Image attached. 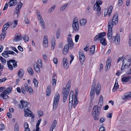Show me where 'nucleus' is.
<instances>
[{
  "instance_id": "1",
  "label": "nucleus",
  "mask_w": 131,
  "mask_h": 131,
  "mask_svg": "<svg viewBox=\"0 0 131 131\" xmlns=\"http://www.w3.org/2000/svg\"><path fill=\"white\" fill-rule=\"evenodd\" d=\"M101 112L100 107H98L97 105H94L93 106L92 112V115L95 120H97L99 119Z\"/></svg>"
},
{
  "instance_id": "2",
  "label": "nucleus",
  "mask_w": 131,
  "mask_h": 131,
  "mask_svg": "<svg viewBox=\"0 0 131 131\" xmlns=\"http://www.w3.org/2000/svg\"><path fill=\"white\" fill-rule=\"evenodd\" d=\"M118 15L117 13H115L112 20L109 21L108 23V26L113 27L114 25H116L118 22Z\"/></svg>"
},
{
  "instance_id": "3",
  "label": "nucleus",
  "mask_w": 131,
  "mask_h": 131,
  "mask_svg": "<svg viewBox=\"0 0 131 131\" xmlns=\"http://www.w3.org/2000/svg\"><path fill=\"white\" fill-rule=\"evenodd\" d=\"M12 87H10L7 88L5 91L2 92L0 94V97L3 99H6L9 97L7 95L10 94L12 92Z\"/></svg>"
},
{
  "instance_id": "4",
  "label": "nucleus",
  "mask_w": 131,
  "mask_h": 131,
  "mask_svg": "<svg viewBox=\"0 0 131 131\" xmlns=\"http://www.w3.org/2000/svg\"><path fill=\"white\" fill-rule=\"evenodd\" d=\"M60 98V95L58 93H57L55 94L53 100V109H56V108L58 106V102Z\"/></svg>"
},
{
  "instance_id": "5",
  "label": "nucleus",
  "mask_w": 131,
  "mask_h": 131,
  "mask_svg": "<svg viewBox=\"0 0 131 131\" xmlns=\"http://www.w3.org/2000/svg\"><path fill=\"white\" fill-rule=\"evenodd\" d=\"M131 61V59L130 58V56H125V58L124 59L123 62V64L122 66V67L121 68V70L122 72V70H123L124 69V68H123V65L125 63H127V62H128V63H130V61Z\"/></svg>"
},
{
  "instance_id": "6",
  "label": "nucleus",
  "mask_w": 131,
  "mask_h": 131,
  "mask_svg": "<svg viewBox=\"0 0 131 131\" xmlns=\"http://www.w3.org/2000/svg\"><path fill=\"white\" fill-rule=\"evenodd\" d=\"M69 92V90H66V89H63L62 93V95H63V101L64 103L66 102L68 95Z\"/></svg>"
},
{
  "instance_id": "7",
  "label": "nucleus",
  "mask_w": 131,
  "mask_h": 131,
  "mask_svg": "<svg viewBox=\"0 0 131 131\" xmlns=\"http://www.w3.org/2000/svg\"><path fill=\"white\" fill-rule=\"evenodd\" d=\"M106 33L105 32H101L100 34H99L94 38V40L96 41L100 39L101 38L104 37L106 35Z\"/></svg>"
},
{
  "instance_id": "8",
  "label": "nucleus",
  "mask_w": 131,
  "mask_h": 131,
  "mask_svg": "<svg viewBox=\"0 0 131 131\" xmlns=\"http://www.w3.org/2000/svg\"><path fill=\"white\" fill-rule=\"evenodd\" d=\"M113 27L108 26L107 38L109 40L112 38V29Z\"/></svg>"
},
{
  "instance_id": "9",
  "label": "nucleus",
  "mask_w": 131,
  "mask_h": 131,
  "mask_svg": "<svg viewBox=\"0 0 131 131\" xmlns=\"http://www.w3.org/2000/svg\"><path fill=\"white\" fill-rule=\"evenodd\" d=\"M96 82L93 81L92 85L91 91L90 92V95L91 96H94L95 94V88Z\"/></svg>"
},
{
  "instance_id": "10",
  "label": "nucleus",
  "mask_w": 131,
  "mask_h": 131,
  "mask_svg": "<svg viewBox=\"0 0 131 131\" xmlns=\"http://www.w3.org/2000/svg\"><path fill=\"white\" fill-rule=\"evenodd\" d=\"M23 4L20 2L18 3V5L16 6V8L15 9V13L17 14V16H18V14L19 12V10L21 8L22 5Z\"/></svg>"
},
{
  "instance_id": "11",
  "label": "nucleus",
  "mask_w": 131,
  "mask_h": 131,
  "mask_svg": "<svg viewBox=\"0 0 131 131\" xmlns=\"http://www.w3.org/2000/svg\"><path fill=\"white\" fill-rule=\"evenodd\" d=\"M112 40L114 41H115V43L116 45H118L120 43V38L119 36L117 34L115 36H113L112 37Z\"/></svg>"
},
{
  "instance_id": "12",
  "label": "nucleus",
  "mask_w": 131,
  "mask_h": 131,
  "mask_svg": "<svg viewBox=\"0 0 131 131\" xmlns=\"http://www.w3.org/2000/svg\"><path fill=\"white\" fill-rule=\"evenodd\" d=\"M37 16L38 19L40 21V24L42 25L43 28L45 29V22L43 19L42 18V17L40 14H38Z\"/></svg>"
},
{
  "instance_id": "13",
  "label": "nucleus",
  "mask_w": 131,
  "mask_h": 131,
  "mask_svg": "<svg viewBox=\"0 0 131 131\" xmlns=\"http://www.w3.org/2000/svg\"><path fill=\"white\" fill-rule=\"evenodd\" d=\"M79 60L81 63L82 64L85 60V56L83 52H80L79 53Z\"/></svg>"
},
{
  "instance_id": "14",
  "label": "nucleus",
  "mask_w": 131,
  "mask_h": 131,
  "mask_svg": "<svg viewBox=\"0 0 131 131\" xmlns=\"http://www.w3.org/2000/svg\"><path fill=\"white\" fill-rule=\"evenodd\" d=\"M63 63L64 68L65 69H68L69 67V64L67 58H64L63 59Z\"/></svg>"
},
{
  "instance_id": "15",
  "label": "nucleus",
  "mask_w": 131,
  "mask_h": 131,
  "mask_svg": "<svg viewBox=\"0 0 131 131\" xmlns=\"http://www.w3.org/2000/svg\"><path fill=\"white\" fill-rule=\"evenodd\" d=\"M67 40L68 44V45L70 47V49H71L73 46V43L72 39V38L68 37Z\"/></svg>"
},
{
  "instance_id": "16",
  "label": "nucleus",
  "mask_w": 131,
  "mask_h": 131,
  "mask_svg": "<svg viewBox=\"0 0 131 131\" xmlns=\"http://www.w3.org/2000/svg\"><path fill=\"white\" fill-rule=\"evenodd\" d=\"M24 111L25 113L24 114V116H30V114L32 113L31 111L28 108H25L24 109Z\"/></svg>"
},
{
  "instance_id": "17",
  "label": "nucleus",
  "mask_w": 131,
  "mask_h": 131,
  "mask_svg": "<svg viewBox=\"0 0 131 131\" xmlns=\"http://www.w3.org/2000/svg\"><path fill=\"white\" fill-rule=\"evenodd\" d=\"M48 42L47 36H45L44 37L43 43V45L45 47L47 48L48 47Z\"/></svg>"
},
{
  "instance_id": "18",
  "label": "nucleus",
  "mask_w": 131,
  "mask_h": 131,
  "mask_svg": "<svg viewBox=\"0 0 131 131\" xmlns=\"http://www.w3.org/2000/svg\"><path fill=\"white\" fill-rule=\"evenodd\" d=\"M34 67L35 71L38 73L40 72V70L37 63L34 64Z\"/></svg>"
},
{
  "instance_id": "19",
  "label": "nucleus",
  "mask_w": 131,
  "mask_h": 131,
  "mask_svg": "<svg viewBox=\"0 0 131 131\" xmlns=\"http://www.w3.org/2000/svg\"><path fill=\"white\" fill-rule=\"evenodd\" d=\"M72 27L73 31H78L79 30V24H75L72 25Z\"/></svg>"
},
{
  "instance_id": "20",
  "label": "nucleus",
  "mask_w": 131,
  "mask_h": 131,
  "mask_svg": "<svg viewBox=\"0 0 131 131\" xmlns=\"http://www.w3.org/2000/svg\"><path fill=\"white\" fill-rule=\"evenodd\" d=\"M10 22L6 23L3 26L2 28L3 31L6 30L10 26Z\"/></svg>"
},
{
  "instance_id": "21",
  "label": "nucleus",
  "mask_w": 131,
  "mask_h": 131,
  "mask_svg": "<svg viewBox=\"0 0 131 131\" xmlns=\"http://www.w3.org/2000/svg\"><path fill=\"white\" fill-rule=\"evenodd\" d=\"M101 90V85L99 83H98L96 86V94L99 95L100 93Z\"/></svg>"
},
{
  "instance_id": "22",
  "label": "nucleus",
  "mask_w": 131,
  "mask_h": 131,
  "mask_svg": "<svg viewBox=\"0 0 131 131\" xmlns=\"http://www.w3.org/2000/svg\"><path fill=\"white\" fill-rule=\"evenodd\" d=\"M41 119H39L38 120L36 124V129H34L33 130V131H39L40 128L39 127V126L41 123Z\"/></svg>"
},
{
  "instance_id": "23",
  "label": "nucleus",
  "mask_w": 131,
  "mask_h": 131,
  "mask_svg": "<svg viewBox=\"0 0 131 131\" xmlns=\"http://www.w3.org/2000/svg\"><path fill=\"white\" fill-rule=\"evenodd\" d=\"M111 64V61L109 59H108L107 60L105 67V69L108 70L110 68Z\"/></svg>"
},
{
  "instance_id": "24",
  "label": "nucleus",
  "mask_w": 131,
  "mask_h": 131,
  "mask_svg": "<svg viewBox=\"0 0 131 131\" xmlns=\"http://www.w3.org/2000/svg\"><path fill=\"white\" fill-rule=\"evenodd\" d=\"M24 74V71L22 69H20L18 72V75L21 78H22Z\"/></svg>"
},
{
  "instance_id": "25",
  "label": "nucleus",
  "mask_w": 131,
  "mask_h": 131,
  "mask_svg": "<svg viewBox=\"0 0 131 131\" xmlns=\"http://www.w3.org/2000/svg\"><path fill=\"white\" fill-rule=\"evenodd\" d=\"M20 103L22 105L25 107H27L29 104V103H28L27 101H24L23 100L20 101Z\"/></svg>"
},
{
  "instance_id": "26",
  "label": "nucleus",
  "mask_w": 131,
  "mask_h": 131,
  "mask_svg": "<svg viewBox=\"0 0 131 131\" xmlns=\"http://www.w3.org/2000/svg\"><path fill=\"white\" fill-rule=\"evenodd\" d=\"M16 4L17 1L16 0H10L8 3L9 6L15 5Z\"/></svg>"
},
{
  "instance_id": "27",
  "label": "nucleus",
  "mask_w": 131,
  "mask_h": 131,
  "mask_svg": "<svg viewBox=\"0 0 131 131\" xmlns=\"http://www.w3.org/2000/svg\"><path fill=\"white\" fill-rule=\"evenodd\" d=\"M119 85L118 84V82L117 80H116L115 83L114 84L113 88V91L115 92L117 89L119 88Z\"/></svg>"
},
{
  "instance_id": "28",
  "label": "nucleus",
  "mask_w": 131,
  "mask_h": 131,
  "mask_svg": "<svg viewBox=\"0 0 131 131\" xmlns=\"http://www.w3.org/2000/svg\"><path fill=\"white\" fill-rule=\"evenodd\" d=\"M69 48H70V47L68 45H65L63 51V53L64 54H66Z\"/></svg>"
},
{
  "instance_id": "29",
  "label": "nucleus",
  "mask_w": 131,
  "mask_h": 131,
  "mask_svg": "<svg viewBox=\"0 0 131 131\" xmlns=\"http://www.w3.org/2000/svg\"><path fill=\"white\" fill-rule=\"evenodd\" d=\"M86 19L84 18L81 19L80 20V25L81 26H84L86 24Z\"/></svg>"
},
{
  "instance_id": "30",
  "label": "nucleus",
  "mask_w": 131,
  "mask_h": 131,
  "mask_svg": "<svg viewBox=\"0 0 131 131\" xmlns=\"http://www.w3.org/2000/svg\"><path fill=\"white\" fill-rule=\"evenodd\" d=\"M131 79L130 76H128L123 78L122 79V81L123 82H127L129 81Z\"/></svg>"
},
{
  "instance_id": "31",
  "label": "nucleus",
  "mask_w": 131,
  "mask_h": 131,
  "mask_svg": "<svg viewBox=\"0 0 131 131\" xmlns=\"http://www.w3.org/2000/svg\"><path fill=\"white\" fill-rule=\"evenodd\" d=\"M22 39V36L20 35H18L17 36H15L14 39V41H17L21 40Z\"/></svg>"
},
{
  "instance_id": "32",
  "label": "nucleus",
  "mask_w": 131,
  "mask_h": 131,
  "mask_svg": "<svg viewBox=\"0 0 131 131\" xmlns=\"http://www.w3.org/2000/svg\"><path fill=\"white\" fill-rule=\"evenodd\" d=\"M93 8L94 9L95 11L101 10V8L99 5L96 3L94 4Z\"/></svg>"
},
{
  "instance_id": "33",
  "label": "nucleus",
  "mask_w": 131,
  "mask_h": 131,
  "mask_svg": "<svg viewBox=\"0 0 131 131\" xmlns=\"http://www.w3.org/2000/svg\"><path fill=\"white\" fill-rule=\"evenodd\" d=\"M101 43L104 46H106L107 45V42L105 38H103L100 40Z\"/></svg>"
},
{
  "instance_id": "34",
  "label": "nucleus",
  "mask_w": 131,
  "mask_h": 131,
  "mask_svg": "<svg viewBox=\"0 0 131 131\" xmlns=\"http://www.w3.org/2000/svg\"><path fill=\"white\" fill-rule=\"evenodd\" d=\"M57 124V122L56 120H54L52 125V126L51 127L50 130H51V131H53V129L55 127H56Z\"/></svg>"
},
{
  "instance_id": "35",
  "label": "nucleus",
  "mask_w": 131,
  "mask_h": 131,
  "mask_svg": "<svg viewBox=\"0 0 131 131\" xmlns=\"http://www.w3.org/2000/svg\"><path fill=\"white\" fill-rule=\"evenodd\" d=\"M95 48V46L93 45L90 48V51L91 52L90 53L93 54L94 52Z\"/></svg>"
},
{
  "instance_id": "36",
  "label": "nucleus",
  "mask_w": 131,
  "mask_h": 131,
  "mask_svg": "<svg viewBox=\"0 0 131 131\" xmlns=\"http://www.w3.org/2000/svg\"><path fill=\"white\" fill-rule=\"evenodd\" d=\"M27 70L29 73V74L31 75H32L34 74L32 68L30 67H29L27 68Z\"/></svg>"
},
{
  "instance_id": "37",
  "label": "nucleus",
  "mask_w": 131,
  "mask_h": 131,
  "mask_svg": "<svg viewBox=\"0 0 131 131\" xmlns=\"http://www.w3.org/2000/svg\"><path fill=\"white\" fill-rule=\"evenodd\" d=\"M7 64L8 65V66L9 70H12L13 69V66L10 63V61H7Z\"/></svg>"
},
{
  "instance_id": "38",
  "label": "nucleus",
  "mask_w": 131,
  "mask_h": 131,
  "mask_svg": "<svg viewBox=\"0 0 131 131\" xmlns=\"http://www.w3.org/2000/svg\"><path fill=\"white\" fill-rule=\"evenodd\" d=\"M7 50L4 51L2 53V55L5 58H7L9 57L8 54Z\"/></svg>"
},
{
  "instance_id": "39",
  "label": "nucleus",
  "mask_w": 131,
  "mask_h": 131,
  "mask_svg": "<svg viewBox=\"0 0 131 131\" xmlns=\"http://www.w3.org/2000/svg\"><path fill=\"white\" fill-rule=\"evenodd\" d=\"M73 92L72 91H71L70 93L69 96V101H70L71 100V101H73Z\"/></svg>"
},
{
  "instance_id": "40",
  "label": "nucleus",
  "mask_w": 131,
  "mask_h": 131,
  "mask_svg": "<svg viewBox=\"0 0 131 131\" xmlns=\"http://www.w3.org/2000/svg\"><path fill=\"white\" fill-rule=\"evenodd\" d=\"M78 103V101L77 100V98H74V103H73V107L74 108H75L77 104Z\"/></svg>"
},
{
  "instance_id": "41",
  "label": "nucleus",
  "mask_w": 131,
  "mask_h": 131,
  "mask_svg": "<svg viewBox=\"0 0 131 131\" xmlns=\"http://www.w3.org/2000/svg\"><path fill=\"white\" fill-rule=\"evenodd\" d=\"M50 87V86H48L46 94L47 96H49L51 93Z\"/></svg>"
},
{
  "instance_id": "42",
  "label": "nucleus",
  "mask_w": 131,
  "mask_h": 131,
  "mask_svg": "<svg viewBox=\"0 0 131 131\" xmlns=\"http://www.w3.org/2000/svg\"><path fill=\"white\" fill-rule=\"evenodd\" d=\"M113 9V7L112 6H110L109 7L107 10H108V16H110L112 12Z\"/></svg>"
},
{
  "instance_id": "43",
  "label": "nucleus",
  "mask_w": 131,
  "mask_h": 131,
  "mask_svg": "<svg viewBox=\"0 0 131 131\" xmlns=\"http://www.w3.org/2000/svg\"><path fill=\"white\" fill-rule=\"evenodd\" d=\"M55 5H54L53 6L51 7L49 9V10L48 11V13H50L52 12L54 10L55 8Z\"/></svg>"
},
{
  "instance_id": "44",
  "label": "nucleus",
  "mask_w": 131,
  "mask_h": 131,
  "mask_svg": "<svg viewBox=\"0 0 131 131\" xmlns=\"http://www.w3.org/2000/svg\"><path fill=\"white\" fill-rule=\"evenodd\" d=\"M130 65L131 63L129 62V63H128V64H127V63H125L123 65V68H124V69L125 68H129L130 67Z\"/></svg>"
},
{
  "instance_id": "45",
  "label": "nucleus",
  "mask_w": 131,
  "mask_h": 131,
  "mask_svg": "<svg viewBox=\"0 0 131 131\" xmlns=\"http://www.w3.org/2000/svg\"><path fill=\"white\" fill-rule=\"evenodd\" d=\"M68 5L67 3L66 4L62 6L61 7L60 9V10L61 11H63L64 10L66 7H67Z\"/></svg>"
},
{
  "instance_id": "46",
  "label": "nucleus",
  "mask_w": 131,
  "mask_h": 131,
  "mask_svg": "<svg viewBox=\"0 0 131 131\" xmlns=\"http://www.w3.org/2000/svg\"><path fill=\"white\" fill-rule=\"evenodd\" d=\"M70 85V83L68 82L66 85V88L64 89H66V90H69V92L71 86Z\"/></svg>"
},
{
  "instance_id": "47",
  "label": "nucleus",
  "mask_w": 131,
  "mask_h": 131,
  "mask_svg": "<svg viewBox=\"0 0 131 131\" xmlns=\"http://www.w3.org/2000/svg\"><path fill=\"white\" fill-rule=\"evenodd\" d=\"M23 38L26 42H28L29 39L28 37L26 35L24 36L23 37Z\"/></svg>"
},
{
  "instance_id": "48",
  "label": "nucleus",
  "mask_w": 131,
  "mask_h": 131,
  "mask_svg": "<svg viewBox=\"0 0 131 131\" xmlns=\"http://www.w3.org/2000/svg\"><path fill=\"white\" fill-rule=\"evenodd\" d=\"M33 82L35 86L37 87L38 86V81L36 79L34 78L33 80Z\"/></svg>"
},
{
  "instance_id": "49",
  "label": "nucleus",
  "mask_w": 131,
  "mask_h": 131,
  "mask_svg": "<svg viewBox=\"0 0 131 131\" xmlns=\"http://www.w3.org/2000/svg\"><path fill=\"white\" fill-rule=\"evenodd\" d=\"M0 60L1 62L5 64L6 63V60L2 56L0 57Z\"/></svg>"
},
{
  "instance_id": "50",
  "label": "nucleus",
  "mask_w": 131,
  "mask_h": 131,
  "mask_svg": "<svg viewBox=\"0 0 131 131\" xmlns=\"http://www.w3.org/2000/svg\"><path fill=\"white\" fill-rule=\"evenodd\" d=\"M56 41L54 38H53L52 40V46L54 48L55 46Z\"/></svg>"
},
{
  "instance_id": "51",
  "label": "nucleus",
  "mask_w": 131,
  "mask_h": 131,
  "mask_svg": "<svg viewBox=\"0 0 131 131\" xmlns=\"http://www.w3.org/2000/svg\"><path fill=\"white\" fill-rule=\"evenodd\" d=\"M79 36L78 35H77L75 37V41L76 42H77L78 40Z\"/></svg>"
},
{
  "instance_id": "52",
  "label": "nucleus",
  "mask_w": 131,
  "mask_h": 131,
  "mask_svg": "<svg viewBox=\"0 0 131 131\" xmlns=\"http://www.w3.org/2000/svg\"><path fill=\"white\" fill-rule=\"evenodd\" d=\"M102 2L101 0H97L96 4L100 5L102 4Z\"/></svg>"
},
{
  "instance_id": "53",
  "label": "nucleus",
  "mask_w": 131,
  "mask_h": 131,
  "mask_svg": "<svg viewBox=\"0 0 131 131\" xmlns=\"http://www.w3.org/2000/svg\"><path fill=\"white\" fill-rule=\"evenodd\" d=\"M38 116L39 117H41L43 115V112L42 111H39L38 112Z\"/></svg>"
},
{
  "instance_id": "54",
  "label": "nucleus",
  "mask_w": 131,
  "mask_h": 131,
  "mask_svg": "<svg viewBox=\"0 0 131 131\" xmlns=\"http://www.w3.org/2000/svg\"><path fill=\"white\" fill-rule=\"evenodd\" d=\"M17 20H14L12 21V23H13H13L14 24V25L13 26V28H14L16 26L17 24Z\"/></svg>"
},
{
  "instance_id": "55",
  "label": "nucleus",
  "mask_w": 131,
  "mask_h": 131,
  "mask_svg": "<svg viewBox=\"0 0 131 131\" xmlns=\"http://www.w3.org/2000/svg\"><path fill=\"white\" fill-rule=\"evenodd\" d=\"M78 90H75V94L74 95V98H77V96L78 94Z\"/></svg>"
},
{
  "instance_id": "56",
  "label": "nucleus",
  "mask_w": 131,
  "mask_h": 131,
  "mask_svg": "<svg viewBox=\"0 0 131 131\" xmlns=\"http://www.w3.org/2000/svg\"><path fill=\"white\" fill-rule=\"evenodd\" d=\"M29 93L30 94H32L33 93V91L32 89V88L31 87H29V89L28 90Z\"/></svg>"
},
{
  "instance_id": "57",
  "label": "nucleus",
  "mask_w": 131,
  "mask_h": 131,
  "mask_svg": "<svg viewBox=\"0 0 131 131\" xmlns=\"http://www.w3.org/2000/svg\"><path fill=\"white\" fill-rule=\"evenodd\" d=\"M15 129L14 131H19V127L18 126L17 124H16L15 126Z\"/></svg>"
},
{
  "instance_id": "58",
  "label": "nucleus",
  "mask_w": 131,
  "mask_h": 131,
  "mask_svg": "<svg viewBox=\"0 0 131 131\" xmlns=\"http://www.w3.org/2000/svg\"><path fill=\"white\" fill-rule=\"evenodd\" d=\"M42 56L43 60L45 61H46L48 59L47 58L46 55L45 54H43L42 55Z\"/></svg>"
},
{
  "instance_id": "59",
  "label": "nucleus",
  "mask_w": 131,
  "mask_h": 131,
  "mask_svg": "<svg viewBox=\"0 0 131 131\" xmlns=\"http://www.w3.org/2000/svg\"><path fill=\"white\" fill-rule=\"evenodd\" d=\"M25 87L26 91L27 92L28 91L29 89V87H28V85L27 84H25Z\"/></svg>"
},
{
  "instance_id": "60",
  "label": "nucleus",
  "mask_w": 131,
  "mask_h": 131,
  "mask_svg": "<svg viewBox=\"0 0 131 131\" xmlns=\"http://www.w3.org/2000/svg\"><path fill=\"white\" fill-rule=\"evenodd\" d=\"M6 79L7 78L6 77L3 78L2 79H0V83H2L5 81Z\"/></svg>"
},
{
  "instance_id": "61",
  "label": "nucleus",
  "mask_w": 131,
  "mask_h": 131,
  "mask_svg": "<svg viewBox=\"0 0 131 131\" xmlns=\"http://www.w3.org/2000/svg\"><path fill=\"white\" fill-rule=\"evenodd\" d=\"M24 127L25 129H26L28 128V125L27 122H25L24 125Z\"/></svg>"
},
{
  "instance_id": "62",
  "label": "nucleus",
  "mask_w": 131,
  "mask_h": 131,
  "mask_svg": "<svg viewBox=\"0 0 131 131\" xmlns=\"http://www.w3.org/2000/svg\"><path fill=\"white\" fill-rule=\"evenodd\" d=\"M52 79V84L53 85H55L56 84L57 79Z\"/></svg>"
},
{
  "instance_id": "63",
  "label": "nucleus",
  "mask_w": 131,
  "mask_h": 131,
  "mask_svg": "<svg viewBox=\"0 0 131 131\" xmlns=\"http://www.w3.org/2000/svg\"><path fill=\"white\" fill-rule=\"evenodd\" d=\"M126 96L127 99L131 97V92H130L128 94H126Z\"/></svg>"
},
{
  "instance_id": "64",
  "label": "nucleus",
  "mask_w": 131,
  "mask_h": 131,
  "mask_svg": "<svg viewBox=\"0 0 131 131\" xmlns=\"http://www.w3.org/2000/svg\"><path fill=\"white\" fill-rule=\"evenodd\" d=\"M105 128L103 126L101 127L99 129V131H105Z\"/></svg>"
}]
</instances>
